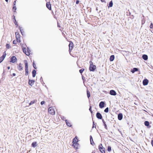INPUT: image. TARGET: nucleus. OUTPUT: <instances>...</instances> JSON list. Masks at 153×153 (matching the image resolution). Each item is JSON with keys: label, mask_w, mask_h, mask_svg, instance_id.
Here are the masks:
<instances>
[{"label": "nucleus", "mask_w": 153, "mask_h": 153, "mask_svg": "<svg viewBox=\"0 0 153 153\" xmlns=\"http://www.w3.org/2000/svg\"><path fill=\"white\" fill-rule=\"evenodd\" d=\"M89 63V71H94L95 69H96V66L93 65V63L91 61H90Z\"/></svg>", "instance_id": "f257e3e1"}, {"label": "nucleus", "mask_w": 153, "mask_h": 153, "mask_svg": "<svg viewBox=\"0 0 153 153\" xmlns=\"http://www.w3.org/2000/svg\"><path fill=\"white\" fill-rule=\"evenodd\" d=\"M46 6L49 10H51V6L50 1L47 2Z\"/></svg>", "instance_id": "9d476101"}, {"label": "nucleus", "mask_w": 153, "mask_h": 153, "mask_svg": "<svg viewBox=\"0 0 153 153\" xmlns=\"http://www.w3.org/2000/svg\"><path fill=\"white\" fill-rule=\"evenodd\" d=\"M36 143H37L36 142H33L32 143L31 145L33 147H35L36 146Z\"/></svg>", "instance_id": "c756f323"}, {"label": "nucleus", "mask_w": 153, "mask_h": 153, "mask_svg": "<svg viewBox=\"0 0 153 153\" xmlns=\"http://www.w3.org/2000/svg\"><path fill=\"white\" fill-rule=\"evenodd\" d=\"M10 68V66H8L7 67V69H8V70H9Z\"/></svg>", "instance_id": "8fccbe9b"}, {"label": "nucleus", "mask_w": 153, "mask_h": 153, "mask_svg": "<svg viewBox=\"0 0 153 153\" xmlns=\"http://www.w3.org/2000/svg\"><path fill=\"white\" fill-rule=\"evenodd\" d=\"M13 17H14V23L15 24V25H16V27H17L18 26V24L17 22V21L15 18V16H13Z\"/></svg>", "instance_id": "a878e982"}, {"label": "nucleus", "mask_w": 153, "mask_h": 153, "mask_svg": "<svg viewBox=\"0 0 153 153\" xmlns=\"http://www.w3.org/2000/svg\"><path fill=\"white\" fill-rule=\"evenodd\" d=\"M102 2H104L105 0H100Z\"/></svg>", "instance_id": "09e8293b"}, {"label": "nucleus", "mask_w": 153, "mask_h": 153, "mask_svg": "<svg viewBox=\"0 0 153 153\" xmlns=\"http://www.w3.org/2000/svg\"><path fill=\"white\" fill-rule=\"evenodd\" d=\"M113 2H112V1H111L109 2V6H108V7H112L113 6Z\"/></svg>", "instance_id": "cd10ccee"}, {"label": "nucleus", "mask_w": 153, "mask_h": 153, "mask_svg": "<svg viewBox=\"0 0 153 153\" xmlns=\"http://www.w3.org/2000/svg\"><path fill=\"white\" fill-rule=\"evenodd\" d=\"M24 63L25 64V75L26 76H27L29 74L28 63L27 60H25Z\"/></svg>", "instance_id": "f03ea898"}, {"label": "nucleus", "mask_w": 153, "mask_h": 153, "mask_svg": "<svg viewBox=\"0 0 153 153\" xmlns=\"http://www.w3.org/2000/svg\"><path fill=\"white\" fill-rule=\"evenodd\" d=\"M92 153H95L94 152L93 153V152H92Z\"/></svg>", "instance_id": "864d4df0"}, {"label": "nucleus", "mask_w": 153, "mask_h": 153, "mask_svg": "<svg viewBox=\"0 0 153 153\" xmlns=\"http://www.w3.org/2000/svg\"><path fill=\"white\" fill-rule=\"evenodd\" d=\"M107 150L108 152H110L111 151V147L110 146H108Z\"/></svg>", "instance_id": "72a5a7b5"}, {"label": "nucleus", "mask_w": 153, "mask_h": 153, "mask_svg": "<svg viewBox=\"0 0 153 153\" xmlns=\"http://www.w3.org/2000/svg\"><path fill=\"white\" fill-rule=\"evenodd\" d=\"M144 124L145 126H148V128H150L151 127V126L149 125V123L148 121H145Z\"/></svg>", "instance_id": "6ab92c4d"}, {"label": "nucleus", "mask_w": 153, "mask_h": 153, "mask_svg": "<svg viewBox=\"0 0 153 153\" xmlns=\"http://www.w3.org/2000/svg\"><path fill=\"white\" fill-rule=\"evenodd\" d=\"M108 111V107L106 108L104 110V112L106 113H107Z\"/></svg>", "instance_id": "4c0bfd02"}, {"label": "nucleus", "mask_w": 153, "mask_h": 153, "mask_svg": "<svg viewBox=\"0 0 153 153\" xmlns=\"http://www.w3.org/2000/svg\"><path fill=\"white\" fill-rule=\"evenodd\" d=\"M104 125V127H105V128L106 129H108V128H107L106 124H105V125Z\"/></svg>", "instance_id": "79ce46f5"}, {"label": "nucleus", "mask_w": 153, "mask_h": 153, "mask_svg": "<svg viewBox=\"0 0 153 153\" xmlns=\"http://www.w3.org/2000/svg\"><path fill=\"white\" fill-rule=\"evenodd\" d=\"M6 53L5 52H4L3 55L0 57V63H1L2 61L4 60L5 57H6Z\"/></svg>", "instance_id": "9b49d317"}, {"label": "nucleus", "mask_w": 153, "mask_h": 153, "mask_svg": "<svg viewBox=\"0 0 153 153\" xmlns=\"http://www.w3.org/2000/svg\"><path fill=\"white\" fill-rule=\"evenodd\" d=\"M97 117L99 119H102V116L100 113L99 112L97 113L96 114Z\"/></svg>", "instance_id": "f8f14e48"}, {"label": "nucleus", "mask_w": 153, "mask_h": 153, "mask_svg": "<svg viewBox=\"0 0 153 153\" xmlns=\"http://www.w3.org/2000/svg\"><path fill=\"white\" fill-rule=\"evenodd\" d=\"M105 103L104 102L102 101L100 102L99 104V107L100 108H102L104 107Z\"/></svg>", "instance_id": "2eb2a0df"}, {"label": "nucleus", "mask_w": 153, "mask_h": 153, "mask_svg": "<svg viewBox=\"0 0 153 153\" xmlns=\"http://www.w3.org/2000/svg\"><path fill=\"white\" fill-rule=\"evenodd\" d=\"M78 139L76 136L73 139V143H77Z\"/></svg>", "instance_id": "bb28decb"}, {"label": "nucleus", "mask_w": 153, "mask_h": 153, "mask_svg": "<svg viewBox=\"0 0 153 153\" xmlns=\"http://www.w3.org/2000/svg\"><path fill=\"white\" fill-rule=\"evenodd\" d=\"M17 59L15 56H13L11 57L10 59V62L12 63H14L17 62Z\"/></svg>", "instance_id": "0eeeda50"}, {"label": "nucleus", "mask_w": 153, "mask_h": 153, "mask_svg": "<svg viewBox=\"0 0 153 153\" xmlns=\"http://www.w3.org/2000/svg\"><path fill=\"white\" fill-rule=\"evenodd\" d=\"M89 110L90 111L91 113L92 114L93 113V111L91 110V106H90V108L89 109Z\"/></svg>", "instance_id": "ea45409f"}, {"label": "nucleus", "mask_w": 153, "mask_h": 153, "mask_svg": "<svg viewBox=\"0 0 153 153\" xmlns=\"http://www.w3.org/2000/svg\"><path fill=\"white\" fill-rule=\"evenodd\" d=\"M48 111L49 113L53 115L55 114V111L53 108L52 107H50L48 108Z\"/></svg>", "instance_id": "20e7f679"}, {"label": "nucleus", "mask_w": 153, "mask_h": 153, "mask_svg": "<svg viewBox=\"0 0 153 153\" xmlns=\"http://www.w3.org/2000/svg\"><path fill=\"white\" fill-rule=\"evenodd\" d=\"M5 72L4 71H3V73H4Z\"/></svg>", "instance_id": "603ef678"}, {"label": "nucleus", "mask_w": 153, "mask_h": 153, "mask_svg": "<svg viewBox=\"0 0 153 153\" xmlns=\"http://www.w3.org/2000/svg\"><path fill=\"white\" fill-rule=\"evenodd\" d=\"M138 69L137 68H133L131 71L132 73H134L135 72L137 71Z\"/></svg>", "instance_id": "5701e85b"}, {"label": "nucleus", "mask_w": 153, "mask_h": 153, "mask_svg": "<svg viewBox=\"0 0 153 153\" xmlns=\"http://www.w3.org/2000/svg\"><path fill=\"white\" fill-rule=\"evenodd\" d=\"M36 71L35 70H33L32 71V76L33 77H35L36 76Z\"/></svg>", "instance_id": "393cba45"}, {"label": "nucleus", "mask_w": 153, "mask_h": 153, "mask_svg": "<svg viewBox=\"0 0 153 153\" xmlns=\"http://www.w3.org/2000/svg\"><path fill=\"white\" fill-rule=\"evenodd\" d=\"M114 59V55H111L109 59L110 61H113Z\"/></svg>", "instance_id": "4be33fe9"}, {"label": "nucleus", "mask_w": 153, "mask_h": 153, "mask_svg": "<svg viewBox=\"0 0 153 153\" xmlns=\"http://www.w3.org/2000/svg\"><path fill=\"white\" fill-rule=\"evenodd\" d=\"M137 153H139V152H137Z\"/></svg>", "instance_id": "5fc2aeb1"}, {"label": "nucleus", "mask_w": 153, "mask_h": 153, "mask_svg": "<svg viewBox=\"0 0 153 153\" xmlns=\"http://www.w3.org/2000/svg\"><path fill=\"white\" fill-rule=\"evenodd\" d=\"M150 28L152 29L153 28V24L152 23H151L150 26Z\"/></svg>", "instance_id": "58836bf2"}, {"label": "nucleus", "mask_w": 153, "mask_h": 153, "mask_svg": "<svg viewBox=\"0 0 153 153\" xmlns=\"http://www.w3.org/2000/svg\"><path fill=\"white\" fill-rule=\"evenodd\" d=\"M45 103V101H42L41 102V104L42 105H43V104H44Z\"/></svg>", "instance_id": "37998d69"}, {"label": "nucleus", "mask_w": 153, "mask_h": 153, "mask_svg": "<svg viewBox=\"0 0 153 153\" xmlns=\"http://www.w3.org/2000/svg\"><path fill=\"white\" fill-rule=\"evenodd\" d=\"M73 47H74V44H73V43L72 42L70 41V43L69 45V51L70 53V52L71 51V50H72L73 48Z\"/></svg>", "instance_id": "1a4fd4ad"}, {"label": "nucleus", "mask_w": 153, "mask_h": 153, "mask_svg": "<svg viewBox=\"0 0 153 153\" xmlns=\"http://www.w3.org/2000/svg\"><path fill=\"white\" fill-rule=\"evenodd\" d=\"M17 68L19 71H22L23 69L22 65L21 63H19V64H18Z\"/></svg>", "instance_id": "6e6552de"}, {"label": "nucleus", "mask_w": 153, "mask_h": 153, "mask_svg": "<svg viewBox=\"0 0 153 153\" xmlns=\"http://www.w3.org/2000/svg\"><path fill=\"white\" fill-rule=\"evenodd\" d=\"M23 52L27 55L29 56L30 55V51L28 48H24L22 46Z\"/></svg>", "instance_id": "7ed1b4c3"}, {"label": "nucleus", "mask_w": 153, "mask_h": 153, "mask_svg": "<svg viewBox=\"0 0 153 153\" xmlns=\"http://www.w3.org/2000/svg\"><path fill=\"white\" fill-rule=\"evenodd\" d=\"M90 140L91 142V145H93L94 144H95L94 143L93 141V139L91 136H90Z\"/></svg>", "instance_id": "aec40b11"}, {"label": "nucleus", "mask_w": 153, "mask_h": 153, "mask_svg": "<svg viewBox=\"0 0 153 153\" xmlns=\"http://www.w3.org/2000/svg\"><path fill=\"white\" fill-rule=\"evenodd\" d=\"M16 1H15L13 2V5L16 6Z\"/></svg>", "instance_id": "a18cd8bd"}, {"label": "nucleus", "mask_w": 153, "mask_h": 153, "mask_svg": "<svg viewBox=\"0 0 153 153\" xmlns=\"http://www.w3.org/2000/svg\"><path fill=\"white\" fill-rule=\"evenodd\" d=\"M20 31H21V32L22 34V35H23V33H22V30H21V29H20Z\"/></svg>", "instance_id": "49530a36"}, {"label": "nucleus", "mask_w": 153, "mask_h": 153, "mask_svg": "<svg viewBox=\"0 0 153 153\" xmlns=\"http://www.w3.org/2000/svg\"><path fill=\"white\" fill-rule=\"evenodd\" d=\"M16 6L15 5H13V7L12 8V10L13 11L15 12H16Z\"/></svg>", "instance_id": "2f4dec72"}, {"label": "nucleus", "mask_w": 153, "mask_h": 153, "mask_svg": "<svg viewBox=\"0 0 153 153\" xmlns=\"http://www.w3.org/2000/svg\"><path fill=\"white\" fill-rule=\"evenodd\" d=\"M110 94L112 95L115 96L117 94L115 91L114 90H111L110 91Z\"/></svg>", "instance_id": "ddd939ff"}, {"label": "nucleus", "mask_w": 153, "mask_h": 153, "mask_svg": "<svg viewBox=\"0 0 153 153\" xmlns=\"http://www.w3.org/2000/svg\"><path fill=\"white\" fill-rule=\"evenodd\" d=\"M85 69L84 68H82L81 69L79 70V72L82 74V73L83 72V71H84Z\"/></svg>", "instance_id": "c9c22d12"}, {"label": "nucleus", "mask_w": 153, "mask_h": 153, "mask_svg": "<svg viewBox=\"0 0 153 153\" xmlns=\"http://www.w3.org/2000/svg\"><path fill=\"white\" fill-rule=\"evenodd\" d=\"M36 101V100H34L33 101H31L30 103L29 104V105H31L35 103Z\"/></svg>", "instance_id": "c85d7f7f"}, {"label": "nucleus", "mask_w": 153, "mask_h": 153, "mask_svg": "<svg viewBox=\"0 0 153 153\" xmlns=\"http://www.w3.org/2000/svg\"><path fill=\"white\" fill-rule=\"evenodd\" d=\"M65 122H66V125L68 126H70V127L71 126V123L67 120H65Z\"/></svg>", "instance_id": "b1692460"}, {"label": "nucleus", "mask_w": 153, "mask_h": 153, "mask_svg": "<svg viewBox=\"0 0 153 153\" xmlns=\"http://www.w3.org/2000/svg\"><path fill=\"white\" fill-rule=\"evenodd\" d=\"M35 82V81L34 80H31L29 79V84L30 85V86H32Z\"/></svg>", "instance_id": "dca6fc26"}, {"label": "nucleus", "mask_w": 153, "mask_h": 153, "mask_svg": "<svg viewBox=\"0 0 153 153\" xmlns=\"http://www.w3.org/2000/svg\"><path fill=\"white\" fill-rule=\"evenodd\" d=\"M87 97L89 98L90 96V92L88 90H87Z\"/></svg>", "instance_id": "7c9ffc66"}, {"label": "nucleus", "mask_w": 153, "mask_h": 153, "mask_svg": "<svg viewBox=\"0 0 153 153\" xmlns=\"http://www.w3.org/2000/svg\"><path fill=\"white\" fill-rule=\"evenodd\" d=\"M18 42V41H17V40L16 39L14 40L13 41V43L14 44H17V43Z\"/></svg>", "instance_id": "f704fd0d"}, {"label": "nucleus", "mask_w": 153, "mask_h": 153, "mask_svg": "<svg viewBox=\"0 0 153 153\" xmlns=\"http://www.w3.org/2000/svg\"><path fill=\"white\" fill-rule=\"evenodd\" d=\"M6 47L7 49H9L11 48L10 46L8 44H7L6 45Z\"/></svg>", "instance_id": "473e14b6"}, {"label": "nucleus", "mask_w": 153, "mask_h": 153, "mask_svg": "<svg viewBox=\"0 0 153 153\" xmlns=\"http://www.w3.org/2000/svg\"><path fill=\"white\" fill-rule=\"evenodd\" d=\"M79 0H77V1H76V4H79Z\"/></svg>", "instance_id": "c03bdc74"}, {"label": "nucleus", "mask_w": 153, "mask_h": 153, "mask_svg": "<svg viewBox=\"0 0 153 153\" xmlns=\"http://www.w3.org/2000/svg\"><path fill=\"white\" fill-rule=\"evenodd\" d=\"M16 39L17 40L18 43L21 42L20 39L21 36L18 32H16L15 33Z\"/></svg>", "instance_id": "423d86ee"}, {"label": "nucleus", "mask_w": 153, "mask_h": 153, "mask_svg": "<svg viewBox=\"0 0 153 153\" xmlns=\"http://www.w3.org/2000/svg\"><path fill=\"white\" fill-rule=\"evenodd\" d=\"M149 82V81L147 79H145L143 81V83L144 85H147Z\"/></svg>", "instance_id": "4468645a"}, {"label": "nucleus", "mask_w": 153, "mask_h": 153, "mask_svg": "<svg viewBox=\"0 0 153 153\" xmlns=\"http://www.w3.org/2000/svg\"><path fill=\"white\" fill-rule=\"evenodd\" d=\"M98 148L101 153H105V149L103 147L102 144H100L99 145Z\"/></svg>", "instance_id": "39448f33"}, {"label": "nucleus", "mask_w": 153, "mask_h": 153, "mask_svg": "<svg viewBox=\"0 0 153 153\" xmlns=\"http://www.w3.org/2000/svg\"><path fill=\"white\" fill-rule=\"evenodd\" d=\"M102 121L104 125L106 124L105 122V121L103 119H102Z\"/></svg>", "instance_id": "a19ab883"}, {"label": "nucleus", "mask_w": 153, "mask_h": 153, "mask_svg": "<svg viewBox=\"0 0 153 153\" xmlns=\"http://www.w3.org/2000/svg\"><path fill=\"white\" fill-rule=\"evenodd\" d=\"M78 145V144L77 143H74L73 144L72 146L74 148L77 149L78 148L77 147Z\"/></svg>", "instance_id": "f3484780"}, {"label": "nucleus", "mask_w": 153, "mask_h": 153, "mask_svg": "<svg viewBox=\"0 0 153 153\" xmlns=\"http://www.w3.org/2000/svg\"><path fill=\"white\" fill-rule=\"evenodd\" d=\"M142 58L144 60H147L148 59V57L147 55L144 54L142 56Z\"/></svg>", "instance_id": "412c9836"}, {"label": "nucleus", "mask_w": 153, "mask_h": 153, "mask_svg": "<svg viewBox=\"0 0 153 153\" xmlns=\"http://www.w3.org/2000/svg\"><path fill=\"white\" fill-rule=\"evenodd\" d=\"M123 118V114L122 113H120L118 115V118L119 120H121Z\"/></svg>", "instance_id": "a211bd4d"}, {"label": "nucleus", "mask_w": 153, "mask_h": 153, "mask_svg": "<svg viewBox=\"0 0 153 153\" xmlns=\"http://www.w3.org/2000/svg\"><path fill=\"white\" fill-rule=\"evenodd\" d=\"M5 1L7 2H8V0H5Z\"/></svg>", "instance_id": "3c124183"}, {"label": "nucleus", "mask_w": 153, "mask_h": 153, "mask_svg": "<svg viewBox=\"0 0 153 153\" xmlns=\"http://www.w3.org/2000/svg\"><path fill=\"white\" fill-rule=\"evenodd\" d=\"M13 75V76H16V74L14 73H13V74H12Z\"/></svg>", "instance_id": "de8ad7c7"}, {"label": "nucleus", "mask_w": 153, "mask_h": 153, "mask_svg": "<svg viewBox=\"0 0 153 153\" xmlns=\"http://www.w3.org/2000/svg\"><path fill=\"white\" fill-rule=\"evenodd\" d=\"M33 68L35 69H36L37 68L36 66V65L35 64L34 62H33Z\"/></svg>", "instance_id": "e433bc0d"}]
</instances>
